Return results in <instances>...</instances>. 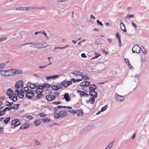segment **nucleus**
Here are the masks:
<instances>
[{"label": "nucleus", "instance_id": "f257e3e1", "mask_svg": "<svg viewBox=\"0 0 149 149\" xmlns=\"http://www.w3.org/2000/svg\"><path fill=\"white\" fill-rule=\"evenodd\" d=\"M71 80V79L69 81H68L65 79L61 82V84L65 87L67 88L69 86L71 85L72 84V81Z\"/></svg>", "mask_w": 149, "mask_h": 149}, {"label": "nucleus", "instance_id": "f03ea898", "mask_svg": "<svg viewBox=\"0 0 149 149\" xmlns=\"http://www.w3.org/2000/svg\"><path fill=\"white\" fill-rule=\"evenodd\" d=\"M20 98H23L24 96V92L26 93L27 92V90H29V88L27 87H24V88H22L20 89Z\"/></svg>", "mask_w": 149, "mask_h": 149}, {"label": "nucleus", "instance_id": "7ed1b4c3", "mask_svg": "<svg viewBox=\"0 0 149 149\" xmlns=\"http://www.w3.org/2000/svg\"><path fill=\"white\" fill-rule=\"evenodd\" d=\"M12 106L6 107L1 110L0 111V116H2L6 114V112L7 111H10L12 109L13 107Z\"/></svg>", "mask_w": 149, "mask_h": 149}, {"label": "nucleus", "instance_id": "20e7f679", "mask_svg": "<svg viewBox=\"0 0 149 149\" xmlns=\"http://www.w3.org/2000/svg\"><path fill=\"white\" fill-rule=\"evenodd\" d=\"M19 121V119L17 118H15L13 120H12L11 122V125L14 126L12 127L13 128H14L17 127V126L20 125L21 124V123L19 122L17 124H16Z\"/></svg>", "mask_w": 149, "mask_h": 149}, {"label": "nucleus", "instance_id": "39448f33", "mask_svg": "<svg viewBox=\"0 0 149 149\" xmlns=\"http://www.w3.org/2000/svg\"><path fill=\"white\" fill-rule=\"evenodd\" d=\"M141 49L139 47L136 45L133 46L132 48V52L133 53L139 54L140 52Z\"/></svg>", "mask_w": 149, "mask_h": 149}, {"label": "nucleus", "instance_id": "423d86ee", "mask_svg": "<svg viewBox=\"0 0 149 149\" xmlns=\"http://www.w3.org/2000/svg\"><path fill=\"white\" fill-rule=\"evenodd\" d=\"M23 86L24 84L23 81L22 80H20L16 83L15 86L16 88L19 89L20 87H23Z\"/></svg>", "mask_w": 149, "mask_h": 149}, {"label": "nucleus", "instance_id": "0eeeda50", "mask_svg": "<svg viewBox=\"0 0 149 149\" xmlns=\"http://www.w3.org/2000/svg\"><path fill=\"white\" fill-rule=\"evenodd\" d=\"M115 98L117 101L120 102H122L125 99L124 96L119 95L117 93L115 95Z\"/></svg>", "mask_w": 149, "mask_h": 149}, {"label": "nucleus", "instance_id": "6e6552de", "mask_svg": "<svg viewBox=\"0 0 149 149\" xmlns=\"http://www.w3.org/2000/svg\"><path fill=\"white\" fill-rule=\"evenodd\" d=\"M27 90V92L25 93V97L26 98L29 99H32L34 96V93H32Z\"/></svg>", "mask_w": 149, "mask_h": 149}, {"label": "nucleus", "instance_id": "1a4fd4ad", "mask_svg": "<svg viewBox=\"0 0 149 149\" xmlns=\"http://www.w3.org/2000/svg\"><path fill=\"white\" fill-rule=\"evenodd\" d=\"M89 95L95 98H96L97 97V93L95 91V90L92 91H91V92H89Z\"/></svg>", "mask_w": 149, "mask_h": 149}, {"label": "nucleus", "instance_id": "9d476101", "mask_svg": "<svg viewBox=\"0 0 149 149\" xmlns=\"http://www.w3.org/2000/svg\"><path fill=\"white\" fill-rule=\"evenodd\" d=\"M41 42H33V46H30V47L36 48L38 49L41 48Z\"/></svg>", "mask_w": 149, "mask_h": 149}, {"label": "nucleus", "instance_id": "9b49d317", "mask_svg": "<svg viewBox=\"0 0 149 149\" xmlns=\"http://www.w3.org/2000/svg\"><path fill=\"white\" fill-rule=\"evenodd\" d=\"M37 95L33 99V100L34 101H36L38 100L41 98H42L44 96L43 94L40 93H38Z\"/></svg>", "mask_w": 149, "mask_h": 149}, {"label": "nucleus", "instance_id": "f8f14e48", "mask_svg": "<svg viewBox=\"0 0 149 149\" xmlns=\"http://www.w3.org/2000/svg\"><path fill=\"white\" fill-rule=\"evenodd\" d=\"M30 126L29 125L26 123H24L21 125V126L19 127V129L21 130L26 129L29 127Z\"/></svg>", "mask_w": 149, "mask_h": 149}, {"label": "nucleus", "instance_id": "ddd939ff", "mask_svg": "<svg viewBox=\"0 0 149 149\" xmlns=\"http://www.w3.org/2000/svg\"><path fill=\"white\" fill-rule=\"evenodd\" d=\"M30 8V7H17L16 8V10H28Z\"/></svg>", "mask_w": 149, "mask_h": 149}, {"label": "nucleus", "instance_id": "4468645a", "mask_svg": "<svg viewBox=\"0 0 149 149\" xmlns=\"http://www.w3.org/2000/svg\"><path fill=\"white\" fill-rule=\"evenodd\" d=\"M67 102H69L70 100V97L68 93H66L64 95V98Z\"/></svg>", "mask_w": 149, "mask_h": 149}, {"label": "nucleus", "instance_id": "2eb2a0df", "mask_svg": "<svg viewBox=\"0 0 149 149\" xmlns=\"http://www.w3.org/2000/svg\"><path fill=\"white\" fill-rule=\"evenodd\" d=\"M120 26L121 30L122 31L125 32H127V30L126 29L125 26L123 22H121L120 23Z\"/></svg>", "mask_w": 149, "mask_h": 149}, {"label": "nucleus", "instance_id": "dca6fc26", "mask_svg": "<svg viewBox=\"0 0 149 149\" xmlns=\"http://www.w3.org/2000/svg\"><path fill=\"white\" fill-rule=\"evenodd\" d=\"M22 72L23 71L22 70L15 69L14 72L13 73V74L12 75L21 74H22Z\"/></svg>", "mask_w": 149, "mask_h": 149}, {"label": "nucleus", "instance_id": "f3484780", "mask_svg": "<svg viewBox=\"0 0 149 149\" xmlns=\"http://www.w3.org/2000/svg\"><path fill=\"white\" fill-rule=\"evenodd\" d=\"M13 95V92L12 89L10 88H9L8 89L6 92V94L8 96L12 95L11 93Z\"/></svg>", "mask_w": 149, "mask_h": 149}, {"label": "nucleus", "instance_id": "a211bd4d", "mask_svg": "<svg viewBox=\"0 0 149 149\" xmlns=\"http://www.w3.org/2000/svg\"><path fill=\"white\" fill-rule=\"evenodd\" d=\"M62 117L68 115V113L67 111L65 110H61L59 111Z\"/></svg>", "mask_w": 149, "mask_h": 149}, {"label": "nucleus", "instance_id": "6ab92c4d", "mask_svg": "<svg viewBox=\"0 0 149 149\" xmlns=\"http://www.w3.org/2000/svg\"><path fill=\"white\" fill-rule=\"evenodd\" d=\"M14 92H15V93L14 94L13 93V95H17L19 98H20V90L18 89H16L15 91Z\"/></svg>", "mask_w": 149, "mask_h": 149}, {"label": "nucleus", "instance_id": "aec40b11", "mask_svg": "<svg viewBox=\"0 0 149 149\" xmlns=\"http://www.w3.org/2000/svg\"><path fill=\"white\" fill-rule=\"evenodd\" d=\"M42 123L40 119L35 120L34 122V124L36 126H38L40 125Z\"/></svg>", "mask_w": 149, "mask_h": 149}, {"label": "nucleus", "instance_id": "412c9836", "mask_svg": "<svg viewBox=\"0 0 149 149\" xmlns=\"http://www.w3.org/2000/svg\"><path fill=\"white\" fill-rule=\"evenodd\" d=\"M95 101V98L93 97H91L88 100H87L86 102L87 103H88L90 102H91V104H93Z\"/></svg>", "mask_w": 149, "mask_h": 149}, {"label": "nucleus", "instance_id": "4be33fe9", "mask_svg": "<svg viewBox=\"0 0 149 149\" xmlns=\"http://www.w3.org/2000/svg\"><path fill=\"white\" fill-rule=\"evenodd\" d=\"M41 48H45L49 46V45L48 44L46 43L45 42H41Z\"/></svg>", "mask_w": 149, "mask_h": 149}, {"label": "nucleus", "instance_id": "5701e85b", "mask_svg": "<svg viewBox=\"0 0 149 149\" xmlns=\"http://www.w3.org/2000/svg\"><path fill=\"white\" fill-rule=\"evenodd\" d=\"M41 120L44 123H47L51 121V119L50 118H43L41 119Z\"/></svg>", "mask_w": 149, "mask_h": 149}, {"label": "nucleus", "instance_id": "b1692460", "mask_svg": "<svg viewBox=\"0 0 149 149\" xmlns=\"http://www.w3.org/2000/svg\"><path fill=\"white\" fill-rule=\"evenodd\" d=\"M54 113V117L55 118H58L61 117H62L61 114L59 113V112L58 113L56 112V113Z\"/></svg>", "mask_w": 149, "mask_h": 149}, {"label": "nucleus", "instance_id": "393cba45", "mask_svg": "<svg viewBox=\"0 0 149 149\" xmlns=\"http://www.w3.org/2000/svg\"><path fill=\"white\" fill-rule=\"evenodd\" d=\"M77 93H79L81 96L83 97H84L85 96V92L79 90H77Z\"/></svg>", "mask_w": 149, "mask_h": 149}, {"label": "nucleus", "instance_id": "a878e982", "mask_svg": "<svg viewBox=\"0 0 149 149\" xmlns=\"http://www.w3.org/2000/svg\"><path fill=\"white\" fill-rule=\"evenodd\" d=\"M10 119V117H8L4 119L3 120L4 123L6 124H7L8 123Z\"/></svg>", "mask_w": 149, "mask_h": 149}, {"label": "nucleus", "instance_id": "bb28decb", "mask_svg": "<svg viewBox=\"0 0 149 149\" xmlns=\"http://www.w3.org/2000/svg\"><path fill=\"white\" fill-rule=\"evenodd\" d=\"M95 52V56L91 58V59H92L96 58L101 56V54L97 52Z\"/></svg>", "mask_w": 149, "mask_h": 149}, {"label": "nucleus", "instance_id": "cd10ccee", "mask_svg": "<svg viewBox=\"0 0 149 149\" xmlns=\"http://www.w3.org/2000/svg\"><path fill=\"white\" fill-rule=\"evenodd\" d=\"M13 104V102H9V101L6 100L5 102V105L6 106H10L12 105Z\"/></svg>", "mask_w": 149, "mask_h": 149}, {"label": "nucleus", "instance_id": "c85d7f7f", "mask_svg": "<svg viewBox=\"0 0 149 149\" xmlns=\"http://www.w3.org/2000/svg\"><path fill=\"white\" fill-rule=\"evenodd\" d=\"M52 89L54 90L57 91L58 90V85H54L51 86Z\"/></svg>", "mask_w": 149, "mask_h": 149}, {"label": "nucleus", "instance_id": "c756f323", "mask_svg": "<svg viewBox=\"0 0 149 149\" xmlns=\"http://www.w3.org/2000/svg\"><path fill=\"white\" fill-rule=\"evenodd\" d=\"M20 104H14L13 106H11L12 107H13L12 108L13 109H15V110H17L19 108V105Z\"/></svg>", "mask_w": 149, "mask_h": 149}, {"label": "nucleus", "instance_id": "7c9ffc66", "mask_svg": "<svg viewBox=\"0 0 149 149\" xmlns=\"http://www.w3.org/2000/svg\"><path fill=\"white\" fill-rule=\"evenodd\" d=\"M62 108L61 105H58L57 107H55L54 108V113H56L58 111V109H61Z\"/></svg>", "mask_w": 149, "mask_h": 149}, {"label": "nucleus", "instance_id": "2f4dec72", "mask_svg": "<svg viewBox=\"0 0 149 149\" xmlns=\"http://www.w3.org/2000/svg\"><path fill=\"white\" fill-rule=\"evenodd\" d=\"M50 96L49 100V101H52L56 99V97L55 95H49Z\"/></svg>", "mask_w": 149, "mask_h": 149}, {"label": "nucleus", "instance_id": "473e14b6", "mask_svg": "<svg viewBox=\"0 0 149 149\" xmlns=\"http://www.w3.org/2000/svg\"><path fill=\"white\" fill-rule=\"evenodd\" d=\"M141 50L142 52L145 54H147V50L143 46L141 47Z\"/></svg>", "mask_w": 149, "mask_h": 149}, {"label": "nucleus", "instance_id": "72a5a7b5", "mask_svg": "<svg viewBox=\"0 0 149 149\" xmlns=\"http://www.w3.org/2000/svg\"><path fill=\"white\" fill-rule=\"evenodd\" d=\"M81 79H84L85 80H89V77L86 75H83L81 76Z\"/></svg>", "mask_w": 149, "mask_h": 149}, {"label": "nucleus", "instance_id": "f704fd0d", "mask_svg": "<svg viewBox=\"0 0 149 149\" xmlns=\"http://www.w3.org/2000/svg\"><path fill=\"white\" fill-rule=\"evenodd\" d=\"M13 70V69H8V70H6V71H7V72H5V76H10V73H9V71L10 70Z\"/></svg>", "mask_w": 149, "mask_h": 149}, {"label": "nucleus", "instance_id": "c9c22d12", "mask_svg": "<svg viewBox=\"0 0 149 149\" xmlns=\"http://www.w3.org/2000/svg\"><path fill=\"white\" fill-rule=\"evenodd\" d=\"M82 104V102L81 100V99H80L79 102L75 104V106L77 107H78L79 106L81 105Z\"/></svg>", "mask_w": 149, "mask_h": 149}, {"label": "nucleus", "instance_id": "e433bc0d", "mask_svg": "<svg viewBox=\"0 0 149 149\" xmlns=\"http://www.w3.org/2000/svg\"><path fill=\"white\" fill-rule=\"evenodd\" d=\"M46 114L42 112H41L38 115V116H40V117H45L46 116Z\"/></svg>", "mask_w": 149, "mask_h": 149}, {"label": "nucleus", "instance_id": "4c0bfd02", "mask_svg": "<svg viewBox=\"0 0 149 149\" xmlns=\"http://www.w3.org/2000/svg\"><path fill=\"white\" fill-rule=\"evenodd\" d=\"M7 71L6 70H3L0 71V74L2 76H5V72H6Z\"/></svg>", "mask_w": 149, "mask_h": 149}, {"label": "nucleus", "instance_id": "58836bf2", "mask_svg": "<svg viewBox=\"0 0 149 149\" xmlns=\"http://www.w3.org/2000/svg\"><path fill=\"white\" fill-rule=\"evenodd\" d=\"M69 46V45H67L65 46L64 47H56L54 49L55 50L56 49H65V48L68 47V46Z\"/></svg>", "mask_w": 149, "mask_h": 149}, {"label": "nucleus", "instance_id": "ea45409f", "mask_svg": "<svg viewBox=\"0 0 149 149\" xmlns=\"http://www.w3.org/2000/svg\"><path fill=\"white\" fill-rule=\"evenodd\" d=\"M44 85V86L45 88H49L51 87L52 85L48 83H44L43 84Z\"/></svg>", "mask_w": 149, "mask_h": 149}, {"label": "nucleus", "instance_id": "a19ab883", "mask_svg": "<svg viewBox=\"0 0 149 149\" xmlns=\"http://www.w3.org/2000/svg\"><path fill=\"white\" fill-rule=\"evenodd\" d=\"M108 107V105L107 104H106L104 107L102 108L101 111L102 112L104 111Z\"/></svg>", "mask_w": 149, "mask_h": 149}, {"label": "nucleus", "instance_id": "79ce46f5", "mask_svg": "<svg viewBox=\"0 0 149 149\" xmlns=\"http://www.w3.org/2000/svg\"><path fill=\"white\" fill-rule=\"evenodd\" d=\"M114 142V141L113 142H111L109 145L107 146L106 148H107V149L110 148L112 147L113 145V143Z\"/></svg>", "mask_w": 149, "mask_h": 149}, {"label": "nucleus", "instance_id": "37998d69", "mask_svg": "<svg viewBox=\"0 0 149 149\" xmlns=\"http://www.w3.org/2000/svg\"><path fill=\"white\" fill-rule=\"evenodd\" d=\"M79 111V112H78V113H77V115L78 116H79L80 115H80H81V116H82L83 115V114H84V113L83 112V111H82V110H81H81H78Z\"/></svg>", "mask_w": 149, "mask_h": 149}, {"label": "nucleus", "instance_id": "c03bdc74", "mask_svg": "<svg viewBox=\"0 0 149 149\" xmlns=\"http://www.w3.org/2000/svg\"><path fill=\"white\" fill-rule=\"evenodd\" d=\"M8 62H6V63H8ZM6 63H1L0 64V70L2 69L3 67L5 66Z\"/></svg>", "mask_w": 149, "mask_h": 149}, {"label": "nucleus", "instance_id": "a18cd8bd", "mask_svg": "<svg viewBox=\"0 0 149 149\" xmlns=\"http://www.w3.org/2000/svg\"><path fill=\"white\" fill-rule=\"evenodd\" d=\"M134 15L133 14H128L126 16V17H127L128 18H134Z\"/></svg>", "mask_w": 149, "mask_h": 149}, {"label": "nucleus", "instance_id": "49530a36", "mask_svg": "<svg viewBox=\"0 0 149 149\" xmlns=\"http://www.w3.org/2000/svg\"><path fill=\"white\" fill-rule=\"evenodd\" d=\"M96 22H97V24L98 25H99L100 26H103V24L99 20H97V21H96Z\"/></svg>", "mask_w": 149, "mask_h": 149}, {"label": "nucleus", "instance_id": "de8ad7c7", "mask_svg": "<svg viewBox=\"0 0 149 149\" xmlns=\"http://www.w3.org/2000/svg\"><path fill=\"white\" fill-rule=\"evenodd\" d=\"M116 38H118V40L121 39L120 37V35L118 33V32H117L116 33Z\"/></svg>", "mask_w": 149, "mask_h": 149}, {"label": "nucleus", "instance_id": "09e8293b", "mask_svg": "<svg viewBox=\"0 0 149 149\" xmlns=\"http://www.w3.org/2000/svg\"><path fill=\"white\" fill-rule=\"evenodd\" d=\"M91 127L90 125H88L86 128L84 129V131H87L91 129Z\"/></svg>", "mask_w": 149, "mask_h": 149}, {"label": "nucleus", "instance_id": "8fccbe9b", "mask_svg": "<svg viewBox=\"0 0 149 149\" xmlns=\"http://www.w3.org/2000/svg\"><path fill=\"white\" fill-rule=\"evenodd\" d=\"M89 88V92H91V91H92L95 90V89L94 88V87L91 86V85L90 86Z\"/></svg>", "mask_w": 149, "mask_h": 149}, {"label": "nucleus", "instance_id": "3c124183", "mask_svg": "<svg viewBox=\"0 0 149 149\" xmlns=\"http://www.w3.org/2000/svg\"><path fill=\"white\" fill-rule=\"evenodd\" d=\"M62 103V102L61 101H54V102H53L52 103L53 104H61Z\"/></svg>", "mask_w": 149, "mask_h": 149}, {"label": "nucleus", "instance_id": "603ef678", "mask_svg": "<svg viewBox=\"0 0 149 149\" xmlns=\"http://www.w3.org/2000/svg\"><path fill=\"white\" fill-rule=\"evenodd\" d=\"M26 118L27 119L29 120H32L33 118V117L29 115H27L26 116Z\"/></svg>", "mask_w": 149, "mask_h": 149}, {"label": "nucleus", "instance_id": "864d4df0", "mask_svg": "<svg viewBox=\"0 0 149 149\" xmlns=\"http://www.w3.org/2000/svg\"><path fill=\"white\" fill-rule=\"evenodd\" d=\"M102 52L103 53H104L105 55H107L108 54V52L107 51H105L104 49H102Z\"/></svg>", "mask_w": 149, "mask_h": 149}, {"label": "nucleus", "instance_id": "5fc2aeb1", "mask_svg": "<svg viewBox=\"0 0 149 149\" xmlns=\"http://www.w3.org/2000/svg\"><path fill=\"white\" fill-rule=\"evenodd\" d=\"M72 73L74 75L78 76L77 70H75L72 72Z\"/></svg>", "mask_w": 149, "mask_h": 149}, {"label": "nucleus", "instance_id": "6e6d98bb", "mask_svg": "<svg viewBox=\"0 0 149 149\" xmlns=\"http://www.w3.org/2000/svg\"><path fill=\"white\" fill-rule=\"evenodd\" d=\"M15 69H13V70H11L9 71V73L10 74V76H13V75H12L13 74V73L14 72Z\"/></svg>", "mask_w": 149, "mask_h": 149}, {"label": "nucleus", "instance_id": "4d7b16f0", "mask_svg": "<svg viewBox=\"0 0 149 149\" xmlns=\"http://www.w3.org/2000/svg\"><path fill=\"white\" fill-rule=\"evenodd\" d=\"M119 43V47H121L122 46V43L121 41V39L118 40Z\"/></svg>", "mask_w": 149, "mask_h": 149}, {"label": "nucleus", "instance_id": "13d9d810", "mask_svg": "<svg viewBox=\"0 0 149 149\" xmlns=\"http://www.w3.org/2000/svg\"><path fill=\"white\" fill-rule=\"evenodd\" d=\"M34 143L36 144V145L37 146H38L39 145H40V142H39L37 140L35 139L34 141Z\"/></svg>", "mask_w": 149, "mask_h": 149}, {"label": "nucleus", "instance_id": "bf43d9fd", "mask_svg": "<svg viewBox=\"0 0 149 149\" xmlns=\"http://www.w3.org/2000/svg\"><path fill=\"white\" fill-rule=\"evenodd\" d=\"M13 98H14V99H13V102H15L18 99V97L17 96H13Z\"/></svg>", "mask_w": 149, "mask_h": 149}, {"label": "nucleus", "instance_id": "052dcab7", "mask_svg": "<svg viewBox=\"0 0 149 149\" xmlns=\"http://www.w3.org/2000/svg\"><path fill=\"white\" fill-rule=\"evenodd\" d=\"M46 79L47 80H49L50 79H53V75L51 76H48L46 77Z\"/></svg>", "mask_w": 149, "mask_h": 149}, {"label": "nucleus", "instance_id": "680f3d73", "mask_svg": "<svg viewBox=\"0 0 149 149\" xmlns=\"http://www.w3.org/2000/svg\"><path fill=\"white\" fill-rule=\"evenodd\" d=\"M53 79H55L59 77V75H53Z\"/></svg>", "mask_w": 149, "mask_h": 149}, {"label": "nucleus", "instance_id": "e2e57ef3", "mask_svg": "<svg viewBox=\"0 0 149 149\" xmlns=\"http://www.w3.org/2000/svg\"><path fill=\"white\" fill-rule=\"evenodd\" d=\"M72 82L73 81V83H76L77 82H78V79H75L74 78H72L71 79Z\"/></svg>", "mask_w": 149, "mask_h": 149}, {"label": "nucleus", "instance_id": "0e129e2a", "mask_svg": "<svg viewBox=\"0 0 149 149\" xmlns=\"http://www.w3.org/2000/svg\"><path fill=\"white\" fill-rule=\"evenodd\" d=\"M131 24L134 28H137V26L136 24L134 23L133 22H132Z\"/></svg>", "mask_w": 149, "mask_h": 149}, {"label": "nucleus", "instance_id": "69168bd1", "mask_svg": "<svg viewBox=\"0 0 149 149\" xmlns=\"http://www.w3.org/2000/svg\"><path fill=\"white\" fill-rule=\"evenodd\" d=\"M77 73L78 74V76H81L83 74L82 72L79 71H77Z\"/></svg>", "mask_w": 149, "mask_h": 149}, {"label": "nucleus", "instance_id": "338daca9", "mask_svg": "<svg viewBox=\"0 0 149 149\" xmlns=\"http://www.w3.org/2000/svg\"><path fill=\"white\" fill-rule=\"evenodd\" d=\"M71 112L74 114V113H77V110H75L74 109H72L71 111Z\"/></svg>", "mask_w": 149, "mask_h": 149}, {"label": "nucleus", "instance_id": "774afa93", "mask_svg": "<svg viewBox=\"0 0 149 149\" xmlns=\"http://www.w3.org/2000/svg\"><path fill=\"white\" fill-rule=\"evenodd\" d=\"M7 39L6 37H3L0 38V42H1L2 41L6 40Z\"/></svg>", "mask_w": 149, "mask_h": 149}]
</instances>
